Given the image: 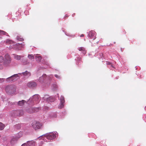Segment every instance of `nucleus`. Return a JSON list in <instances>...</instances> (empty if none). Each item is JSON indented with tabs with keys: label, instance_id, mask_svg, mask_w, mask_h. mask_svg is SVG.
<instances>
[{
	"label": "nucleus",
	"instance_id": "nucleus-1",
	"mask_svg": "<svg viewBox=\"0 0 146 146\" xmlns=\"http://www.w3.org/2000/svg\"><path fill=\"white\" fill-rule=\"evenodd\" d=\"M56 137L55 135L53 133H47L46 134L40 137L41 140L47 142L48 141L52 140Z\"/></svg>",
	"mask_w": 146,
	"mask_h": 146
},
{
	"label": "nucleus",
	"instance_id": "nucleus-2",
	"mask_svg": "<svg viewBox=\"0 0 146 146\" xmlns=\"http://www.w3.org/2000/svg\"><path fill=\"white\" fill-rule=\"evenodd\" d=\"M32 126L35 130L40 129L42 125L38 121H34L31 124Z\"/></svg>",
	"mask_w": 146,
	"mask_h": 146
},
{
	"label": "nucleus",
	"instance_id": "nucleus-3",
	"mask_svg": "<svg viewBox=\"0 0 146 146\" xmlns=\"http://www.w3.org/2000/svg\"><path fill=\"white\" fill-rule=\"evenodd\" d=\"M16 87L13 85H8L5 88V90L6 92H12L15 90Z\"/></svg>",
	"mask_w": 146,
	"mask_h": 146
},
{
	"label": "nucleus",
	"instance_id": "nucleus-4",
	"mask_svg": "<svg viewBox=\"0 0 146 146\" xmlns=\"http://www.w3.org/2000/svg\"><path fill=\"white\" fill-rule=\"evenodd\" d=\"M23 114V111L22 110H15L13 112V115L14 116H20Z\"/></svg>",
	"mask_w": 146,
	"mask_h": 146
},
{
	"label": "nucleus",
	"instance_id": "nucleus-5",
	"mask_svg": "<svg viewBox=\"0 0 146 146\" xmlns=\"http://www.w3.org/2000/svg\"><path fill=\"white\" fill-rule=\"evenodd\" d=\"M39 110V109L38 108H30L27 110V112L30 113H32L34 112H37Z\"/></svg>",
	"mask_w": 146,
	"mask_h": 146
},
{
	"label": "nucleus",
	"instance_id": "nucleus-6",
	"mask_svg": "<svg viewBox=\"0 0 146 146\" xmlns=\"http://www.w3.org/2000/svg\"><path fill=\"white\" fill-rule=\"evenodd\" d=\"M19 77V76L18 74H15L7 78L6 79V81L9 82L13 81V78L14 77L18 78Z\"/></svg>",
	"mask_w": 146,
	"mask_h": 146
},
{
	"label": "nucleus",
	"instance_id": "nucleus-7",
	"mask_svg": "<svg viewBox=\"0 0 146 146\" xmlns=\"http://www.w3.org/2000/svg\"><path fill=\"white\" fill-rule=\"evenodd\" d=\"M96 33L94 31H92L89 32L88 35L89 37L93 40L96 38Z\"/></svg>",
	"mask_w": 146,
	"mask_h": 146
},
{
	"label": "nucleus",
	"instance_id": "nucleus-8",
	"mask_svg": "<svg viewBox=\"0 0 146 146\" xmlns=\"http://www.w3.org/2000/svg\"><path fill=\"white\" fill-rule=\"evenodd\" d=\"M60 106L59 108H61L64 106V103L65 102L64 98L63 96H61L60 97Z\"/></svg>",
	"mask_w": 146,
	"mask_h": 146
},
{
	"label": "nucleus",
	"instance_id": "nucleus-9",
	"mask_svg": "<svg viewBox=\"0 0 146 146\" xmlns=\"http://www.w3.org/2000/svg\"><path fill=\"white\" fill-rule=\"evenodd\" d=\"M27 86L30 88H33L36 86V84L34 82H29L27 84Z\"/></svg>",
	"mask_w": 146,
	"mask_h": 146
},
{
	"label": "nucleus",
	"instance_id": "nucleus-10",
	"mask_svg": "<svg viewBox=\"0 0 146 146\" xmlns=\"http://www.w3.org/2000/svg\"><path fill=\"white\" fill-rule=\"evenodd\" d=\"M25 45L24 42H23V43L21 44H17L16 45H14V46L13 47V48H15L16 49H17L18 50H19L20 49V47H23V46Z\"/></svg>",
	"mask_w": 146,
	"mask_h": 146
},
{
	"label": "nucleus",
	"instance_id": "nucleus-11",
	"mask_svg": "<svg viewBox=\"0 0 146 146\" xmlns=\"http://www.w3.org/2000/svg\"><path fill=\"white\" fill-rule=\"evenodd\" d=\"M18 74V75L20 74V75L23 74V76L27 77H29L31 75V73L27 71L24 72H23L22 73H19Z\"/></svg>",
	"mask_w": 146,
	"mask_h": 146
},
{
	"label": "nucleus",
	"instance_id": "nucleus-12",
	"mask_svg": "<svg viewBox=\"0 0 146 146\" xmlns=\"http://www.w3.org/2000/svg\"><path fill=\"white\" fill-rule=\"evenodd\" d=\"M46 77V74H43L42 76L40 77L39 79V81L41 83H42L45 79Z\"/></svg>",
	"mask_w": 146,
	"mask_h": 146
},
{
	"label": "nucleus",
	"instance_id": "nucleus-13",
	"mask_svg": "<svg viewBox=\"0 0 146 146\" xmlns=\"http://www.w3.org/2000/svg\"><path fill=\"white\" fill-rule=\"evenodd\" d=\"M11 60H5L3 63L4 65L5 66H9L11 62Z\"/></svg>",
	"mask_w": 146,
	"mask_h": 146
},
{
	"label": "nucleus",
	"instance_id": "nucleus-14",
	"mask_svg": "<svg viewBox=\"0 0 146 146\" xmlns=\"http://www.w3.org/2000/svg\"><path fill=\"white\" fill-rule=\"evenodd\" d=\"M26 101L23 100L22 101H19L18 103V105L19 106H23L25 103Z\"/></svg>",
	"mask_w": 146,
	"mask_h": 146
},
{
	"label": "nucleus",
	"instance_id": "nucleus-15",
	"mask_svg": "<svg viewBox=\"0 0 146 146\" xmlns=\"http://www.w3.org/2000/svg\"><path fill=\"white\" fill-rule=\"evenodd\" d=\"M27 144L29 146H34L35 145V142L33 141H28Z\"/></svg>",
	"mask_w": 146,
	"mask_h": 146
},
{
	"label": "nucleus",
	"instance_id": "nucleus-16",
	"mask_svg": "<svg viewBox=\"0 0 146 146\" xmlns=\"http://www.w3.org/2000/svg\"><path fill=\"white\" fill-rule=\"evenodd\" d=\"M18 138H17L16 137H14L11 139V142L12 144H13L15 142L18 140Z\"/></svg>",
	"mask_w": 146,
	"mask_h": 146
},
{
	"label": "nucleus",
	"instance_id": "nucleus-17",
	"mask_svg": "<svg viewBox=\"0 0 146 146\" xmlns=\"http://www.w3.org/2000/svg\"><path fill=\"white\" fill-rule=\"evenodd\" d=\"M80 51H82L84 54H85L86 53V51L85 50V48L83 47H80L78 48Z\"/></svg>",
	"mask_w": 146,
	"mask_h": 146
},
{
	"label": "nucleus",
	"instance_id": "nucleus-18",
	"mask_svg": "<svg viewBox=\"0 0 146 146\" xmlns=\"http://www.w3.org/2000/svg\"><path fill=\"white\" fill-rule=\"evenodd\" d=\"M5 60H11V58L8 54H6L5 56Z\"/></svg>",
	"mask_w": 146,
	"mask_h": 146
},
{
	"label": "nucleus",
	"instance_id": "nucleus-19",
	"mask_svg": "<svg viewBox=\"0 0 146 146\" xmlns=\"http://www.w3.org/2000/svg\"><path fill=\"white\" fill-rule=\"evenodd\" d=\"M8 34L6 32H5L0 30V35H6L7 36L8 35Z\"/></svg>",
	"mask_w": 146,
	"mask_h": 146
},
{
	"label": "nucleus",
	"instance_id": "nucleus-20",
	"mask_svg": "<svg viewBox=\"0 0 146 146\" xmlns=\"http://www.w3.org/2000/svg\"><path fill=\"white\" fill-rule=\"evenodd\" d=\"M35 59L38 62H40L42 59V57L41 56H36Z\"/></svg>",
	"mask_w": 146,
	"mask_h": 146
},
{
	"label": "nucleus",
	"instance_id": "nucleus-21",
	"mask_svg": "<svg viewBox=\"0 0 146 146\" xmlns=\"http://www.w3.org/2000/svg\"><path fill=\"white\" fill-rule=\"evenodd\" d=\"M38 97L37 95H35L33 97V100L35 101H37L38 100Z\"/></svg>",
	"mask_w": 146,
	"mask_h": 146
},
{
	"label": "nucleus",
	"instance_id": "nucleus-22",
	"mask_svg": "<svg viewBox=\"0 0 146 146\" xmlns=\"http://www.w3.org/2000/svg\"><path fill=\"white\" fill-rule=\"evenodd\" d=\"M47 100L48 102H53L54 101L55 99L54 98L50 97L48 98Z\"/></svg>",
	"mask_w": 146,
	"mask_h": 146
},
{
	"label": "nucleus",
	"instance_id": "nucleus-23",
	"mask_svg": "<svg viewBox=\"0 0 146 146\" xmlns=\"http://www.w3.org/2000/svg\"><path fill=\"white\" fill-rule=\"evenodd\" d=\"M22 133L21 132H20L18 133V134L17 135L16 137L17 138H18V139L19 138L22 136Z\"/></svg>",
	"mask_w": 146,
	"mask_h": 146
},
{
	"label": "nucleus",
	"instance_id": "nucleus-24",
	"mask_svg": "<svg viewBox=\"0 0 146 146\" xmlns=\"http://www.w3.org/2000/svg\"><path fill=\"white\" fill-rule=\"evenodd\" d=\"M5 127V125L3 123L0 122V130H3Z\"/></svg>",
	"mask_w": 146,
	"mask_h": 146
},
{
	"label": "nucleus",
	"instance_id": "nucleus-25",
	"mask_svg": "<svg viewBox=\"0 0 146 146\" xmlns=\"http://www.w3.org/2000/svg\"><path fill=\"white\" fill-rule=\"evenodd\" d=\"M28 57L30 60H34V57L33 54L29 55Z\"/></svg>",
	"mask_w": 146,
	"mask_h": 146
},
{
	"label": "nucleus",
	"instance_id": "nucleus-26",
	"mask_svg": "<svg viewBox=\"0 0 146 146\" xmlns=\"http://www.w3.org/2000/svg\"><path fill=\"white\" fill-rule=\"evenodd\" d=\"M6 42L7 43L9 44H11L13 43V41H12L8 39L7 40H6Z\"/></svg>",
	"mask_w": 146,
	"mask_h": 146
},
{
	"label": "nucleus",
	"instance_id": "nucleus-27",
	"mask_svg": "<svg viewBox=\"0 0 146 146\" xmlns=\"http://www.w3.org/2000/svg\"><path fill=\"white\" fill-rule=\"evenodd\" d=\"M15 58L17 60H19L21 59V57L20 56L17 55L15 56Z\"/></svg>",
	"mask_w": 146,
	"mask_h": 146
},
{
	"label": "nucleus",
	"instance_id": "nucleus-28",
	"mask_svg": "<svg viewBox=\"0 0 146 146\" xmlns=\"http://www.w3.org/2000/svg\"><path fill=\"white\" fill-rule=\"evenodd\" d=\"M17 39L18 40L21 41H23L24 40L23 38H20L19 36H17Z\"/></svg>",
	"mask_w": 146,
	"mask_h": 146
},
{
	"label": "nucleus",
	"instance_id": "nucleus-29",
	"mask_svg": "<svg viewBox=\"0 0 146 146\" xmlns=\"http://www.w3.org/2000/svg\"><path fill=\"white\" fill-rule=\"evenodd\" d=\"M4 60L3 57L2 56H0V63L2 62Z\"/></svg>",
	"mask_w": 146,
	"mask_h": 146
},
{
	"label": "nucleus",
	"instance_id": "nucleus-30",
	"mask_svg": "<svg viewBox=\"0 0 146 146\" xmlns=\"http://www.w3.org/2000/svg\"><path fill=\"white\" fill-rule=\"evenodd\" d=\"M55 76L58 78V79H60V76H58V75H57V74H55Z\"/></svg>",
	"mask_w": 146,
	"mask_h": 146
},
{
	"label": "nucleus",
	"instance_id": "nucleus-31",
	"mask_svg": "<svg viewBox=\"0 0 146 146\" xmlns=\"http://www.w3.org/2000/svg\"><path fill=\"white\" fill-rule=\"evenodd\" d=\"M17 78L14 77L13 78V81H15L17 80L18 78Z\"/></svg>",
	"mask_w": 146,
	"mask_h": 146
},
{
	"label": "nucleus",
	"instance_id": "nucleus-32",
	"mask_svg": "<svg viewBox=\"0 0 146 146\" xmlns=\"http://www.w3.org/2000/svg\"><path fill=\"white\" fill-rule=\"evenodd\" d=\"M28 144L27 143V144L26 143H24L21 146H28Z\"/></svg>",
	"mask_w": 146,
	"mask_h": 146
},
{
	"label": "nucleus",
	"instance_id": "nucleus-33",
	"mask_svg": "<svg viewBox=\"0 0 146 146\" xmlns=\"http://www.w3.org/2000/svg\"><path fill=\"white\" fill-rule=\"evenodd\" d=\"M111 64V63L110 62H107V64L108 65H110Z\"/></svg>",
	"mask_w": 146,
	"mask_h": 146
},
{
	"label": "nucleus",
	"instance_id": "nucleus-34",
	"mask_svg": "<svg viewBox=\"0 0 146 146\" xmlns=\"http://www.w3.org/2000/svg\"><path fill=\"white\" fill-rule=\"evenodd\" d=\"M84 35L82 34L80 35V37H83L84 36Z\"/></svg>",
	"mask_w": 146,
	"mask_h": 146
},
{
	"label": "nucleus",
	"instance_id": "nucleus-35",
	"mask_svg": "<svg viewBox=\"0 0 146 146\" xmlns=\"http://www.w3.org/2000/svg\"><path fill=\"white\" fill-rule=\"evenodd\" d=\"M81 60V58H78V60L79 61Z\"/></svg>",
	"mask_w": 146,
	"mask_h": 146
},
{
	"label": "nucleus",
	"instance_id": "nucleus-36",
	"mask_svg": "<svg viewBox=\"0 0 146 146\" xmlns=\"http://www.w3.org/2000/svg\"><path fill=\"white\" fill-rule=\"evenodd\" d=\"M0 69L2 68L3 67H2V65H0Z\"/></svg>",
	"mask_w": 146,
	"mask_h": 146
},
{
	"label": "nucleus",
	"instance_id": "nucleus-37",
	"mask_svg": "<svg viewBox=\"0 0 146 146\" xmlns=\"http://www.w3.org/2000/svg\"><path fill=\"white\" fill-rule=\"evenodd\" d=\"M2 79H3L0 78V82H1V80Z\"/></svg>",
	"mask_w": 146,
	"mask_h": 146
},
{
	"label": "nucleus",
	"instance_id": "nucleus-38",
	"mask_svg": "<svg viewBox=\"0 0 146 146\" xmlns=\"http://www.w3.org/2000/svg\"><path fill=\"white\" fill-rule=\"evenodd\" d=\"M68 16L66 15L65 16V17H68Z\"/></svg>",
	"mask_w": 146,
	"mask_h": 146
},
{
	"label": "nucleus",
	"instance_id": "nucleus-39",
	"mask_svg": "<svg viewBox=\"0 0 146 146\" xmlns=\"http://www.w3.org/2000/svg\"><path fill=\"white\" fill-rule=\"evenodd\" d=\"M41 141V142H43V141Z\"/></svg>",
	"mask_w": 146,
	"mask_h": 146
},
{
	"label": "nucleus",
	"instance_id": "nucleus-40",
	"mask_svg": "<svg viewBox=\"0 0 146 146\" xmlns=\"http://www.w3.org/2000/svg\"><path fill=\"white\" fill-rule=\"evenodd\" d=\"M115 42H114V43H115Z\"/></svg>",
	"mask_w": 146,
	"mask_h": 146
}]
</instances>
